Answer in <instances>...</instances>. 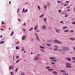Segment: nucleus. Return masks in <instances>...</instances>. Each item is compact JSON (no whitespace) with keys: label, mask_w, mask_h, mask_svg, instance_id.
Listing matches in <instances>:
<instances>
[{"label":"nucleus","mask_w":75,"mask_h":75,"mask_svg":"<svg viewBox=\"0 0 75 75\" xmlns=\"http://www.w3.org/2000/svg\"><path fill=\"white\" fill-rule=\"evenodd\" d=\"M23 31H26V30H25V29H23Z\"/></svg>","instance_id":"49530a36"},{"label":"nucleus","mask_w":75,"mask_h":75,"mask_svg":"<svg viewBox=\"0 0 75 75\" xmlns=\"http://www.w3.org/2000/svg\"><path fill=\"white\" fill-rule=\"evenodd\" d=\"M70 33H74V31H73V30H71L70 31Z\"/></svg>","instance_id":"a18cd8bd"},{"label":"nucleus","mask_w":75,"mask_h":75,"mask_svg":"<svg viewBox=\"0 0 75 75\" xmlns=\"http://www.w3.org/2000/svg\"><path fill=\"white\" fill-rule=\"evenodd\" d=\"M33 29V28H32L30 29H29V31H32V30Z\"/></svg>","instance_id":"72a5a7b5"},{"label":"nucleus","mask_w":75,"mask_h":75,"mask_svg":"<svg viewBox=\"0 0 75 75\" xmlns=\"http://www.w3.org/2000/svg\"><path fill=\"white\" fill-rule=\"evenodd\" d=\"M63 75H68V74L67 73H63Z\"/></svg>","instance_id":"6ab92c4d"},{"label":"nucleus","mask_w":75,"mask_h":75,"mask_svg":"<svg viewBox=\"0 0 75 75\" xmlns=\"http://www.w3.org/2000/svg\"><path fill=\"white\" fill-rule=\"evenodd\" d=\"M54 47L55 48H58V46L56 45V46H54Z\"/></svg>","instance_id":"8fccbe9b"},{"label":"nucleus","mask_w":75,"mask_h":75,"mask_svg":"<svg viewBox=\"0 0 75 75\" xmlns=\"http://www.w3.org/2000/svg\"><path fill=\"white\" fill-rule=\"evenodd\" d=\"M60 23H64V21H61Z\"/></svg>","instance_id":"603ef678"},{"label":"nucleus","mask_w":75,"mask_h":75,"mask_svg":"<svg viewBox=\"0 0 75 75\" xmlns=\"http://www.w3.org/2000/svg\"><path fill=\"white\" fill-rule=\"evenodd\" d=\"M69 30H66L64 31V33H67V32H69Z\"/></svg>","instance_id":"a211bd4d"},{"label":"nucleus","mask_w":75,"mask_h":75,"mask_svg":"<svg viewBox=\"0 0 75 75\" xmlns=\"http://www.w3.org/2000/svg\"><path fill=\"white\" fill-rule=\"evenodd\" d=\"M72 67L71 66H67L66 67V68H71Z\"/></svg>","instance_id":"f8f14e48"},{"label":"nucleus","mask_w":75,"mask_h":75,"mask_svg":"<svg viewBox=\"0 0 75 75\" xmlns=\"http://www.w3.org/2000/svg\"><path fill=\"white\" fill-rule=\"evenodd\" d=\"M40 47L41 48H42V49H44V47L42 46H40Z\"/></svg>","instance_id":"7c9ffc66"},{"label":"nucleus","mask_w":75,"mask_h":75,"mask_svg":"<svg viewBox=\"0 0 75 75\" xmlns=\"http://www.w3.org/2000/svg\"><path fill=\"white\" fill-rule=\"evenodd\" d=\"M24 10H25V9H24V8H23L22 10V12H24Z\"/></svg>","instance_id":"de8ad7c7"},{"label":"nucleus","mask_w":75,"mask_h":75,"mask_svg":"<svg viewBox=\"0 0 75 75\" xmlns=\"http://www.w3.org/2000/svg\"><path fill=\"white\" fill-rule=\"evenodd\" d=\"M42 28L43 30H45V29H46V26L43 25L42 27Z\"/></svg>","instance_id":"20e7f679"},{"label":"nucleus","mask_w":75,"mask_h":75,"mask_svg":"<svg viewBox=\"0 0 75 75\" xmlns=\"http://www.w3.org/2000/svg\"><path fill=\"white\" fill-rule=\"evenodd\" d=\"M37 55H38V57H39V56H40V54H38Z\"/></svg>","instance_id":"338daca9"},{"label":"nucleus","mask_w":75,"mask_h":75,"mask_svg":"<svg viewBox=\"0 0 75 75\" xmlns=\"http://www.w3.org/2000/svg\"><path fill=\"white\" fill-rule=\"evenodd\" d=\"M47 6L48 7L49 6H50V3L47 2Z\"/></svg>","instance_id":"5701e85b"},{"label":"nucleus","mask_w":75,"mask_h":75,"mask_svg":"<svg viewBox=\"0 0 75 75\" xmlns=\"http://www.w3.org/2000/svg\"><path fill=\"white\" fill-rule=\"evenodd\" d=\"M18 71V68H17L16 70H15V72H17Z\"/></svg>","instance_id":"37998d69"},{"label":"nucleus","mask_w":75,"mask_h":75,"mask_svg":"<svg viewBox=\"0 0 75 75\" xmlns=\"http://www.w3.org/2000/svg\"><path fill=\"white\" fill-rule=\"evenodd\" d=\"M57 2L58 3H62L61 1H58Z\"/></svg>","instance_id":"473e14b6"},{"label":"nucleus","mask_w":75,"mask_h":75,"mask_svg":"<svg viewBox=\"0 0 75 75\" xmlns=\"http://www.w3.org/2000/svg\"><path fill=\"white\" fill-rule=\"evenodd\" d=\"M61 43H62V42H61V41L59 42V41H58V42L57 43V44H61Z\"/></svg>","instance_id":"58836bf2"},{"label":"nucleus","mask_w":75,"mask_h":75,"mask_svg":"<svg viewBox=\"0 0 75 75\" xmlns=\"http://www.w3.org/2000/svg\"><path fill=\"white\" fill-rule=\"evenodd\" d=\"M68 15H65L64 16V17H68Z\"/></svg>","instance_id":"3c124183"},{"label":"nucleus","mask_w":75,"mask_h":75,"mask_svg":"<svg viewBox=\"0 0 75 75\" xmlns=\"http://www.w3.org/2000/svg\"><path fill=\"white\" fill-rule=\"evenodd\" d=\"M69 49V47H65L63 46L62 47V50L63 51H68Z\"/></svg>","instance_id":"f257e3e1"},{"label":"nucleus","mask_w":75,"mask_h":75,"mask_svg":"<svg viewBox=\"0 0 75 75\" xmlns=\"http://www.w3.org/2000/svg\"><path fill=\"white\" fill-rule=\"evenodd\" d=\"M18 16H19V17H21V15L20 14H18Z\"/></svg>","instance_id":"ea45409f"},{"label":"nucleus","mask_w":75,"mask_h":75,"mask_svg":"<svg viewBox=\"0 0 75 75\" xmlns=\"http://www.w3.org/2000/svg\"><path fill=\"white\" fill-rule=\"evenodd\" d=\"M54 42L55 43H57V44H58V40H55L54 41Z\"/></svg>","instance_id":"9b49d317"},{"label":"nucleus","mask_w":75,"mask_h":75,"mask_svg":"<svg viewBox=\"0 0 75 75\" xmlns=\"http://www.w3.org/2000/svg\"><path fill=\"white\" fill-rule=\"evenodd\" d=\"M65 54V53L64 52H62V54Z\"/></svg>","instance_id":"13d9d810"},{"label":"nucleus","mask_w":75,"mask_h":75,"mask_svg":"<svg viewBox=\"0 0 75 75\" xmlns=\"http://www.w3.org/2000/svg\"><path fill=\"white\" fill-rule=\"evenodd\" d=\"M45 68H46V69H50V68H51V67H49V66H47V67H45Z\"/></svg>","instance_id":"dca6fc26"},{"label":"nucleus","mask_w":75,"mask_h":75,"mask_svg":"<svg viewBox=\"0 0 75 75\" xmlns=\"http://www.w3.org/2000/svg\"><path fill=\"white\" fill-rule=\"evenodd\" d=\"M38 27V26H37V25L35 26L34 28L35 30H36V29H37Z\"/></svg>","instance_id":"412c9836"},{"label":"nucleus","mask_w":75,"mask_h":75,"mask_svg":"<svg viewBox=\"0 0 75 75\" xmlns=\"http://www.w3.org/2000/svg\"><path fill=\"white\" fill-rule=\"evenodd\" d=\"M38 59V56H36L35 57V60H37Z\"/></svg>","instance_id":"0eeeda50"},{"label":"nucleus","mask_w":75,"mask_h":75,"mask_svg":"<svg viewBox=\"0 0 75 75\" xmlns=\"http://www.w3.org/2000/svg\"><path fill=\"white\" fill-rule=\"evenodd\" d=\"M61 9H59L58 10V12L59 13H61Z\"/></svg>","instance_id":"2f4dec72"},{"label":"nucleus","mask_w":75,"mask_h":75,"mask_svg":"<svg viewBox=\"0 0 75 75\" xmlns=\"http://www.w3.org/2000/svg\"><path fill=\"white\" fill-rule=\"evenodd\" d=\"M67 28V26L64 27L63 28V29H65V28Z\"/></svg>","instance_id":"f704fd0d"},{"label":"nucleus","mask_w":75,"mask_h":75,"mask_svg":"<svg viewBox=\"0 0 75 75\" xmlns=\"http://www.w3.org/2000/svg\"><path fill=\"white\" fill-rule=\"evenodd\" d=\"M70 40H71V41H74L75 39H74V38H69Z\"/></svg>","instance_id":"ddd939ff"},{"label":"nucleus","mask_w":75,"mask_h":75,"mask_svg":"<svg viewBox=\"0 0 75 75\" xmlns=\"http://www.w3.org/2000/svg\"><path fill=\"white\" fill-rule=\"evenodd\" d=\"M47 45L48 47H50V46L51 45L50 44H47Z\"/></svg>","instance_id":"4be33fe9"},{"label":"nucleus","mask_w":75,"mask_h":75,"mask_svg":"<svg viewBox=\"0 0 75 75\" xmlns=\"http://www.w3.org/2000/svg\"><path fill=\"white\" fill-rule=\"evenodd\" d=\"M18 58H19V56H17L16 57V59H18Z\"/></svg>","instance_id":"79ce46f5"},{"label":"nucleus","mask_w":75,"mask_h":75,"mask_svg":"<svg viewBox=\"0 0 75 75\" xmlns=\"http://www.w3.org/2000/svg\"><path fill=\"white\" fill-rule=\"evenodd\" d=\"M58 49V48H54L53 49V50H54V51H57Z\"/></svg>","instance_id":"a878e982"},{"label":"nucleus","mask_w":75,"mask_h":75,"mask_svg":"<svg viewBox=\"0 0 75 75\" xmlns=\"http://www.w3.org/2000/svg\"><path fill=\"white\" fill-rule=\"evenodd\" d=\"M25 50V49H23L22 50V51H24Z\"/></svg>","instance_id":"e2e57ef3"},{"label":"nucleus","mask_w":75,"mask_h":75,"mask_svg":"<svg viewBox=\"0 0 75 75\" xmlns=\"http://www.w3.org/2000/svg\"><path fill=\"white\" fill-rule=\"evenodd\" d=\"M13 34H14V32H12L11 35V36H13Z\"/></svg>","instance_id":"c756f323"},{"label":"nucleus","mask_w":75,"mask_h":75,"mask_svg":"<svg viewBox=\"0 0 75 75\" xmlns=\"http://www.w3.org/2000/svg\"><path fill=\"white\" fill-rule=\"evenodd\" d=\"M43 20H44L45 22H46V21H47V18L43 19Z\"/></svg>","instance_id":"c9c22d12"},{"label":"nucleus","mask_w":75,"mask_h":75,"mask_svg":"<svg viewBox=\"0 0 75 75\" xmlns=\"http://www.w3.org/2000/svg\"><path fill=\"white\" fill-rule=\"evenodd\" d=\"M70 10H71V9H68L67 10V11H70Z\"/></svg>","instance_id":"69168bd1"},{"label":"nucleus","mask_w":75,"mask_h":75,"mask_svg":"<svg viewBox=\"0 0 75 75\" xmlns=\"http://www.w3.org/2000/svg\"><path fill=\"white\" fill-rule=\"evenodd\" d=\"M72 60H73L74 61H75V57H72Z\"/></svg>","instance_id":"b1692460"},{"label":"nucleus","mask_w":75,"mask_h":75,"mask_svg":"<svg viewBox=\"0 0 75 75\" xmlns=\"http://www.w3.org/2000/svg\"><path fill=\"white\" fill-rule=\"evenodd\" d=\"M66 65L67 66H69L70 65H71V64L69 63H66Z\"/></svg>","instance_id":"6e6552de"},{"label":"nucleus","mask_w":75,"mask_h":75,"mask_svg":"<svg viewBox=\"0 0 75 75\" xmlns=\"http://www.w3.org/2000/svg\"><path fill=\"white\" fill-rule=\"evenodd\" d=\"M52 42V40H50L49 41V42Z\"/></svg>","instance_id":"bf43d9fd"},{"label":"nucleus","mask_w":75,"mask_h":75,"mask_svg":"<svg viewBox=\"0 0 75 75\" xmlns=\"http://www.w3.org/2000/svg\"><path fill=\"white\" fill-rule=\"evenodd\" d=\"M38 7L39 10H40V6H38Z\"/></svg>","instance_id":"a19ab883"},{"label":"nucleus","mask_w":75,"mask_h":75,"mask_svg":"<svg viewBox=\"0 0 75 75\" xmlns=\"http://www.w3.org/2000/svg\"><path fill=\"white\" fill-rule=\"evenodd\" d=\"M16 50H19L20 48L18 46H16Z\"/></svg>","instance_id":"aec40b11"},{"label":"nucleus","mask_w":75,"mask_h":75,"mask_svg":"<svg viewBox=\"0 0 75 75\" xmlns=\"http://www.w3.org/2000/svg\"><path fill=\"white\" fill-rule=\"evenodd\" d=\"M51 64H55V62H52L51 63Z\"/></svg>","instance_id":"4d7b16f0"},{"label":"nucleus","mask_w":75,"mask_h":75,"mask_svg":"<svg viewBox=\"0 0 75 75\" xmlns=\"http://www.w3.org/2000/svg\"><path fill=\"white\" fill-rule=\"evenodd\" d=\"M51 61L52 62H57V60H52Z\"/></svg>","instance_id":"2eb2a0df"},{"label":"nucleus","mask_w":75,"mask_h":75,"mask_svg":"<svg viewBox=\"0 0 75 75\" xmlns=\"http://www.w3.org/2000/svg\"><path fill=\"white\" fill-rule=\"evenodd\" d=\"M20 42V41H18L16 42V44H18Z\"/></svg>","instance_id":"6e6d98bb"},{"label":"nucleus","mask_w":75,"mask_h":75,"mask_svg":"<svg viewBox=\"0 0 75 75\" xmlns=\"http://www.w3.org/2000/svg\"><path fill=\"white\" fill-rule=\"evenodd\" d=\"M44 8H47V6H46L45 5H44Z\"/></svg>","instance_id":"e433bc0d"},{"label":"nucleus","mask_w":75,"mask_h":75,"mask_svg":"<svg viewBox=\"0 0 75 75\" xmlns=\"http://www.w3.org/2000/svg\"><path fill=\"white\" fill-rule=\"evenodd\" d=\"M19 62V60H18L16 62V63H18Z\"/></svg>","instance_id":"c03bdc74"},{"label":"nucleus","mask_w":75,"mask_h":75,"mask_svg":"<svg viewBox=\"0 0 75 75\" xmlns=\"http://www.w3.org/2000/svg\"><path fill=\"white\" fill-rule=\"evenodd\" d=\"M26 36H23L22 38V40H25L26 39Z\"/></svg>","instance_id":"7ed1b4c3"},{"label":"nucleus","mask_w":75,"mask_h":75,"mask_svg":"<svg viewBox=\"0 0 75 75\" xmlns=\"http://www.w3.org/2000/svg\"><path fill=\"white\" fill-rule=\"evenodd\" d=\"M12 67V65H11L9 67V69H11V67Z\"/></svg>","instance_id":"4c0bfd02"},{"label":"nucleus","mask_w":75,"mask_h":75,"mask_svg":"<svg viewBox=\"0 0 75 75\" xmlns=\"http://www.w3.org/2000/svg\"><path fill=\"white\" fill-rule=\"evenodd\" d=\"M11 73V75H14V73H13V72H12V71H11L10 72Z\"/></svg>","instance_id":"bb28decb"},{"label":"nucleus","mask_w":75,"mask_h":75,"mask_svg":"<svg viewBox=\"0 0 75 75\" xmlns=\"http://www.w3.org/2000/svg\"><path fill=\"white\" fill-rule=\"evenodd\" d=\"M60 71V72H62L63 73H64L65 72V71L64 70H61Z\"/></svg>","instance_id":"9d476101"},{"label":"nucleus","mask_w":75,"mask_h":75,"mask_svg":"<svg viewBox=\"0 0 75 75\" xmlns=\"http://www.w3.org/2000/svg\"><path fill=\"white\" fill-rule=\"evenodd\" d=\"M67 60L69 61H71V58H67Z\"/></svg>","instance_id":"39448f33"},{"label":"nucleus","mask_w":75,"mask_h":75,"mask_svg":"<svg viewBox=\"0 0 75 75\" xmlns=\"http://www.w3.org/2000/svg\"><path fill=\"white\" fill-rule=\"evenodd\" d=\"M0 30H2V31H4V29H3L2 28L0 29Z\"/></svg>","instance_id":"052dcab7"},{"label":"nucleus","mask_w":75,"mask_h":75,"mask_svg":"<svg viewBox=\"0 0 75 75\" xmlns=\"http://www.w3.org/2000/svg\"><path fill=\"white\" fill-rule=\"evenodd\" d=\"M34 34L36 35V39L38 40V41L40 40V39L38 38V34L35 33H34Z\"/></svg>","instance_id":"f03ea898"},{"label":"nucleus","mask_w":75,"mask_h":75,"mask_svg":"<svg viewBox=\"0 0 75 75\" xmlns=\"http://www.w3.org/2000/svg\"><path fill=\"white\" fill-rule=\"evenodd\" d=\"M27 11H28V10L27 9L25 10L24 12V13H27Z\"/></svg>","instance_id":"c85d7f7f"},{"label":"nucleus","mask_w":75,"mask_h":75,"mask_svg":"<svg viewBox=\"0 0 75 75\" xmlns=\"http://www.w3.org/2000/svg\"><path fill=\"white\" fill-rule=\"evenodd\" d=\"M18 21H21V19H18Z\"/></svg>","instance_id":"680f3d73"},{"label":"nucleus","mask_w":75,"mask_h":75,"mask_svg":"<svg viewBox=\"0 0 75 75\" xmlns=\"http://www.w3.org/2000/svg\"><path fill=\"white\" fill-rule=\"evenodd\" d=\"M72 24H75V22H73L72 23Z\"/></svg>","instance_id":"09e8293b"},{"label":"nucleus","mask_w":75,"mask_h":75,"mask_svg":"<svg viewBox=\"0 0 75 75\" xmlns=\"http://www.w3.org/2000/svg\"><path fill=\"white\" fill-rule=\"evenodd\" d=\"M67 4H66L64 5V6H67Z\"/></svg>","instance_id":"5fc2aeb1"},{"label":"nucleus","mask_w":75,"mask_h":75,"mask_svg":"<svg viewBox=\"0 0 75 75\" xmlns=\"http://www.w3.org/2000/svg\"><path fill=\"white\" fill-rule=\"evenodd\" d=\"M43 16H44V14H42V15L40 16H39V17H43Z\"/></svg>","instance_id":"cd10ccee"},{"label":"nucleus","mask_w":75,"mask_h":75,"mask_svg":"<svg viewBox=\"0 0 75 75\" xmlns=\"http://www.w3.org/2000/svg\"><path fill=\"white\" fill-rule=\"evenodd\" d=\"M48 70L49 71H50V72H52V71H53V70H54V69H48Z\"/></svg>","instance_id":"423d86ee"},{"label":"nucleus","mask_w":75,"mask_h":75,"mask_svg":"<svg viewBox=\"0 0 75 75\" xmlns=\"http://www.w3.org/2000/svg\"><path fill=\"white\" fill-rule=\"evenodd\" d=\"M56 33H60V30H56Z\"/></svg>","instance_id":"1a4fd4ad"},{"label":"nucleus","mask_w":75,"mask_h":75,"mask_svg":"<svg viewBox=\"0 0 75 75\" xmlns=\"http://www.w3.org/2000/svg\"><path fill=\"white\" fill-rule=\"evenodd\" d=\"M1 24H4V23L2 21Z\"/></svg>","instance_id":"864d4df0"},{"label":"nucleus","mask_w":75,"mask_h":75,"mask_svg":"<svg viewBox=\"0 0 75 75\" xmlns=\"http://www.w3.org/2000/svg\"><path fill=\"white\" fill-rule=\"evenodd\" d=\"M58 51H62V50H58Z\"/></svg>","instance_id":"774afa93"},{"label":"nucleus","mask_w":75,"mask_h":75,"mask_svg":"<svg viewBox=\"0 0 75 75\" xmlns=\"http://www.w3.org/2000/svg\"><path fill=\"white\" fill-rule=\"evenodd\" d=\"M22 75H25V74H24V73H22Z\"/></svg>","instance_id":"0e129e2a"},{"label":"nucleus","mask_w":75,"mask_h":75,"mask_svg":"<svg viewBox=\"0 0 75 75\" xmlns=\"http://www.w3.org/2000/svg\"><path fill=\"white\" fill-rule=\"evenodd\" d=\"M50 59H55V57H51L50 58Z\"/></svg>","instance_id":"4468645a"},{"label":"nucleus","mask_w":75,"mask_h":75,"mask_svg":"<svg viewBox=\"0 0 75 75\" xmlns=\"http://www.w3.org/2000/svg\"><path fill=\"white\" fill-rule=\"evenodd\" d=\"M5 41H3L2 42H0V44H3L4 42Z\"/></svg>","instance_id":"393cba45"},{"label":"nucleus","mask_w":75,"mask_h":75,"mask_svg":"<svg viewBox=\"0 0 75 75\" xmlns=\"http://www.w3.org/2000/svg\"><path fill=\"white\" fill-rule=\"evenodd\" d=\"M53 73L54 74H55V75H56V74H58V73L56 71H54L53 72Z\"/></svg>","instance_id":"f3484780"}]
</instances>
